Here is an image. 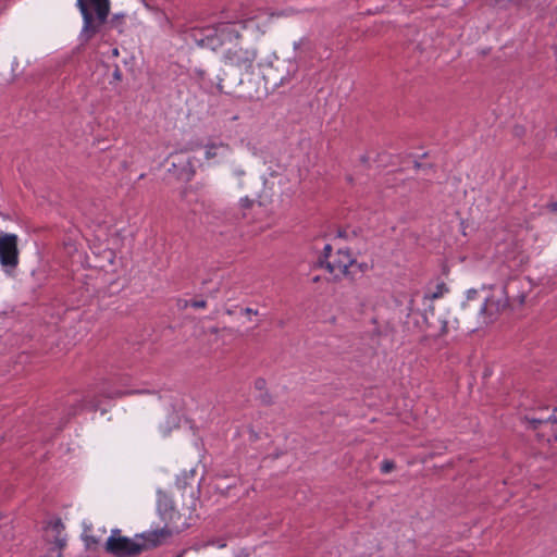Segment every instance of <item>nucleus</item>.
Here are the masks:
<instances>
[{"mask_svg": "<svg viewBox=\"0 0 557 557\" xmlns=\"http://www.w3.org/2000/svg\"><path fill=\"white\" fill-rule=\"evenodd\" d=\"M20 263L18 237L12 233L0 235V264L11 274Z\"/></svg>", "mask_w": 557, "mask_h": 557, "instance_id": "8", "label": "nucleus"}, {"mask_svg": "<svg viewBox=\"0 0 557 557\" xmlns=\"http://www.w3.org/2000/svg\"><path fill=\"white\" fill-rule=\"evenodd\" d=\"M531 422L534 424V429H539L542 432V435H545L546 430L552 432L547 436V441L552 438L557 440V407L554 408L553 413L547 418H532Z\"/></svg>", "mask_w": 557, "mask_h": 557, "instance_id": "10", "label": "nucleus"}, {"mask_svg": "<svg viewBox=\"0 0 557 557\" xmlns=\"http://www.w3.org/2000/svg\"><path fill=\"white\" fill-rule=\"evenodd\" d=\"M446 293H448V287L445 283H438L434 289H429L423 296V313L424 315H433L434 307L433 301L442 298Z\"/></svg>", "mask_w": 557, "mask_h": 557, "instance_id": "11", "label": "nucleus"}, {"mask_svg": "<svg viewBox=\"0 0 557 557\" xmlns=\"http://www.w3.org/2000/svg\"><path fill=\"white\" fill-rule=\"evenodd\" d=\"M112 53H113V55H119V50L115 48V49H113Z\"/></svg>", "mask_w": 557, "mask_h": 557, "instance_id": "17", "label": "nucleus"}, {"mask_svg": "<svg viewBox=\"0 0 557 557\" xmlns=\"http://www.w3.org/2000/svg\"><path fill=\"white\" fill-rule=\"evenodd\" d=\"M121 81H122V71L117 65H115L113 72H112V81H110V84L120 83Z\"/></svg>", "mask_w": 557, "mask_h": 557, "instance_id": "15", "label": "nucleus"}, {"mask_svg": "<svg viewBox=\"0 0 557 557\" xmlns=\"http://www.w3.org/2000/svg\"><path fill=\"white\" fill-rule=\"evenodd\" d=\"M317 265L325 269L334 280H341L359 272H364L368 269L367 263H358L352 257L349 249L339 248L335 252L330 244H326L322 253L317 260Z\"/></svg>", "mask_w": 557, "mask_h": 557, "instance_id": "3", "label": "nucleus"}, {"mask_svg": "<svg viewBox=\"0 0 557 557\" xmlns=\"http://www.w3.org/2000/svg\"><path fill=\"white\" fill-rule=\"evenodd\" d=\"M194 175H195V170H194V169H191V170H190V174H189V176H190V177H193Z\"/></svg>", "mask_w": 557, "mask_h": 557, "instance_id": "18", "label": "nucleus"}, {"mask_svg": "<svg viewBox=\"0 0 557 557\" xmlns=\"http://www.w3.org/2000/svg\"><path fill=\"white\" fill-rule=\"evenodd\" d=\"M83 17L82 34L86 39L92 38L106 23L110 13V0H77Z\"/></svg>", "mask_w": 557, "mask_h": 557, "instance_id": "5", "label": "nucleus"}, {"mask_svg": "<svg viewBox=\"0 0 557 557\" xmlns=\"http://www.w3.org/2000/svg\"><path fill=\"white\" fill-rule=\"evenodd\" d=\"M274 16V13L259 9L240 18L219 22L212 28H208V32L212 33L221 45H232L223 53L224 63L240 72H250L258 51L253 46H242L244 33L249 34L252 40H258L265 34ZM207 37H211V34H208Z\"/></svg>", "mask_w": 557, "mask_h": 557, "instance_id": "1", "label": "nucleus"}, {"mask_svg": "<svg viewBox=\"0 0 557 557\" xmlns=\"http://www.w3.org/2000/svg\"><path fill=\"white\" fill-rule=\"evenodd\" d=\"M394 469H395V462L393 460L385 459L382 461V463H381V472L382 473H385V474L389 473Z\"/></svg>", "mask_w": 557, "mask_h": 557, "instance_id": "14", "label": "nucleus"}, {"mask_svg": "<svg viewBox=\"0 0 557 557\" xmlns=\"http://www.w3.org/2000/svg\"><path fill=\"white\" fill-rule=\"evenodd\" d=\"M203 159L208 166H219L227 162L234 154L232 146L218 139H209L202 145Z\"/></svg>", "mask_w": 557, "mask_h": 557, "instance_id": "9", "label": "nucleus"}, {"mask_svg": "<svg viewBox=\"0 0 557 557\" xmlns=\"http://www.w3.org/2000/svg\"><path fill=\"white\" fill-rule=\"evenodd\" d=\"M44 540L53 545L45 557H62V552L66 546V534L61 518H51L46 522Z\"/></svg>", "mask_w": 557, "mask_h": 557, "instance_id": "7", "label": "nucleus"}, {"mask_svg": "<svg viewBox=\"0 0 557 557\" xmlns=\"http://www.w3.org/2000/svg\"><path fill=\"white\" fill-rule=\"evenodd\" d=\"M176 557H183V555L181 554V555H177Z\"/></svg>", "mask_w": 557, "mask_h": 557, "instance_id": "19", "label": "nucleus"}, {"mask_svg": "<svg viewBox=\"0 0 557 557\" xmlns=\"http://www.w3.org/2000/svg\"><path fill=\"white\" fill-rule=\"evenodd\" d=\"M507 306L508 297L504 289L491 295H483L476 289H469L461 309L465 319H472L480 326L495 321Z\"/></svg>", "mask_w": 557, "mask_h": 557, "instance_id": "2", "label": "nucleus"}, {"mask_svg": "<svg viewBox=\"0 0 557 557\" xmlns=\"http://www.w3.org/2000/svg\"><path fill=\"white\" fill-rule=\"evenodd\" d=\"M157 508L161 519L164 521V527L141 535L152 547L160 545L174 533H180L187 528V523L182 521V515L174 508L172 500L165 495L159 497Z\"/></svg>", "mask_w": 557, "mask_h": 557, "instance_id": "4", "label": "nucleus"}, {"mask_svg": "<svg viewBox=\"0 0 557 557\" xmlns=\"http://www.w3.org/2000/svg\"><path fill=\"white\" fill-rule=\"evenodd\" d=\"M178 306L181 308H186V307L190 306L195 309H203L207 307V301L203 299L190 300V301L189 300H180Z\"/></svg>", "mask_w": 557, "mask_h": 557, "instance_id": "13", "label": "nucleus"}, {"mask_svg": "<svg viewBox=\"0 0 557 557\" xmlns=\"http://www.w3.org/2000/svg\"><path fill=\"white\" fill-rule=\"evenodd\" d=\"M243 313H245L247 315H252V314L256 315V314H258V311L253 310L251 308H245V309H243Z\"/></svg>", "mask_w": 557, "mask_h": 557, "instance_id": "16", "label": "nucleus"}, {"mask_svg": "<svg viewBox=\"0 0 557 557\" xmlns=\"http://www.w3.org/2000/svg\"><path fill=\"white\" fill-rule=\"evenodd\" d=\"M82 539L87 549H96L101 542V536L95 535L91 528H85Z\"/></svg>", "mask_w": 557, "mask_h": 557, "instance_id": "12", "label": "nucleus"}, {"mask_svg": "<svg viewBox=\"0 0 557 557\" xmlns=\"http://www.w3.org/2000/svg\"><path fill=\"white\" fill-rule=\"evenodd\" d=\"M150 546L123 536L121 530L113 529L104 543V550L114 557H137Z\"/></svg>", "mask_w": 557, "mask_h": 557, "instance_id": "6", "label": "nucleus"}]
</instances>
